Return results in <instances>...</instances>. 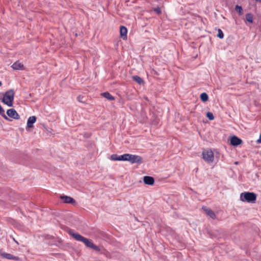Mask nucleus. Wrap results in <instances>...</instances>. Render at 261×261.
<instances>
[{
    "instance_id": "20e7f679",
    "label": "nucleus",
    "mask_w": 261,
    "mask_h": 261,
    "mask_svg": "<svg viewBox=\"0 0 261 261\" xmlns=\"http://www.w3.org/2000/svg\"><path fill=\"white\" fill-rule=\"evenodd\" d=\"M203 159L207 163L214 161V155L211 149L204 150L202 153Z\"/></svg>"
},
{
    "instance_id": "aec40b11",
    "label": "nucleus",
    "mask_w": 261,
    "mask_h": 261,
    "mask_svg": "<svg viewBox=\"0 0 261 261\" xmlns=\"http://www.w3.org/2000/svg\"><path fill=\"white\" fill-rule=\"evenodd\" d=\"M235 10L236 11H237L239 15H241L243 13V9L241 6H240L239 5H236L235 7Z\"/></svg>"
},
{
    "instance_id": "6e6552de",
    "label": "nucleus",
    "mask_w": 261,
    "mask_h": 261,
    "mask_svg": "<svg viewBox=\"0 0 261 261\" xmlns=\"http://www.w3.org/2000/svg\"><path fill=\"white\" fill-rule=\"evenodd\" d=\"M60 199L63 200L64 203L75 204V200L71 197L68 196L62 195L60 196Z\"/></svg>"
},
{
    "instance_id": "f3484780",
    "label": "nucleus",
    "mask_w": 261,
    "mask_h": 261,
    "mask_svg": "<svg viewBox=\"0 0 261 261\" xmlns=\"http://www.w3.org/2000/svg\"><path fill=\"white\" fill-rule=\"evenodd\" d=\"M132 79L134 81H135L138 84L141 85L143 83V80L140 76L137 75H135L132 77Z\"/></svg>"
},
{
    "instance_id": "dca6fc26",
    "label": "nucleus",
    "mask_w": 261,
    "mask_h": 261,
    "mask_svg": "<svg viewBox=\"0 0 261 261\" xmlns=\"http://www.w3.org/2000/svg\"><path fill=\"white\" fill-rule=\"evenodd\" d=\"M101 95L102 96L109 100H114L115 99L114 97L111 95L108 92L102 93Z\"/></svg>"
},
{
    "instance_id": "f257e3e1",
    "label": "nucleus",
    "mask_w": 261,
    "mask_h": 261,
    "mask_svg": "<svg viewBox=\"0 0 261 261\" xmlns=\"http://www.w3.org/2000/svg\"><path fill=\"white\" fill-rule=\"evenodd\" d=\"M68 232L75 240L82 242L87 247L92 249L97 252H100L101 253H104L105 249H101L99 246L94 244L91 240L83 237L79 233L74 232L73 230L70 229Z\"/></svg>"
},
{
    "instance_id": "5701e85b",
    "label": "nucleus",
    "mask_w": 261,
    "mask_h": 261,
    "mask_svg": "<svg viewBox=\"0 0 261 261\" xmlns=\"http://www.w3.org/2000/svg\"><path fill=\"white\" fill-rule=\"evenodd\" d=\"M153 11L158 14H161V8L159 7H158L156 8H155L153 9Z\"/></svg>"
},
{
    "instance_id": "bb28decb",
    "label": "nucleus",
    "mask_w": 261,
    "mask_h": 261,
    "mask_svg": "<svg viewBox=\"0 0 261 261\" xmlns=\"http://www.w3.org/2000/svg\"><path fill=\"white\" fill-rule=\"evenodd\" d=\"M2 85V83L1 82V81H0V86H1Z\"/></svg>"
},
{
    "instance_id": "423d86ee",
    "label": "nucleus",
    "mask_w": 261,
    "mask_h": 261,
    "mask_svg": "<svg viewBox=\"0 0 261 261\" xmlns=\"http://www.w3.org/2000/svg\"><path fill=\"white\" fill-rule=\"evenodd\" d=\"M128 153H125L123 155H118L116 154H113L111 156V159L113 161H127Z\"/></svg>"
},
{
    "instance_id": "2eb2a0df",
    "label": "nucleus",
    "mask_w": 261,
    "mask_h": 261,
    "mask_svg": "<svg viewBox=\"0 0 261 261\" xmlns=\"http://www.w3.org/2000/svg\"><path fill=\"white\" fill-rule=\"evenodd\" d=\"M2 256L8 259H13L15 260H18L19 259V257L17 256H15L9 253H3L2 254Z\"/></svg>"
},
{
    "instance_id": "393cba45",
    "label": "nucleus",
    "mask_w": 261,
    "mask_h": 261,
    "mask_svg": "<svg viewBox=\"0 0 261 261\" xmlns=\"http://www.w3.org/2000/svg\"><path fill=\"white\" fill-rule=\"evenodd\" d=\"M257 142L259 143H261V133L259 135V138L257 140Z\"/></svg>"
},
{
    "instance_id": "a211bd4d",
    "label": "nucleus",
    "mask_w": 261,
    "mask_h": 261,
    "mask_svg": "<svg viewBox=\"0 0 261 261\" xmlns=\"http://www.w3.org/2000/svg\"><path fill=\"white\" fill-rule=\"evenodd\" d=\"M200 99L203 102H206L208 99V95L206 93H202L200 94Z\"/></svg>"
},
{
    "instance_id": "7ed1b4c3",
    "label": "nucleus",
    "mask_w": 261,
    "mask_h": 261,
    "mask_svg": "<svg viewBox=\"0 0 261 261\" xmlns=\"http://www.w3.org/2000/svg\"><path fill=\"white\" fill-rule=\"evenodd\" d=\"M240 199L241 201H247L249 203H254L256 199V195L253 192H244L240 195Z\"/></svg>"
},
{
    "instance_id": "4468645a",
    "label": "nucleus",
    "mask_w": 261,
    "mask_h": 261,
    "mask_svg": "<svg viewBox=\"0 0 261 261\" xmlns=\"http://www.w3.org/2000/svg\"><path fill=\"white\" fill-rule=\"evenodd\" d=\"M11 67L14 70H23V69H24L23 65L19 62H15L12 65Z\"/></svg>"
},
{
    "instance_id": "f8f14e48",
    "label": "nucleus",
    "mask_w": 261,
    "mask_h": 261,
    "mask_svg": "<svg viewBox=\"0 0 261 261\" xmlns=\"http://www.w3.org/2000/svg\"><path fill=\"white\" fill-rule=\"evenodd\" d=\"M144 183L148 185H153L154 182L153 177L149 176H145L143 178Z\"/></svg>"
},
{
    "instance_id": "a878e982",
    "label": "nucleus",
    "mask_w": 261,
    "mask_h": 261,
    "mask_svg": "<svg viewBox=\"0 0 261 261\" xmlns=\"http://www.w3.org/2000/svg\"><path fill=\"white\" fill-rule=\"evenodd\" d=\"M13 240L17 244H18V242L16 240H15V239L14 238H13Z\"/></svg>"
},
{
    "instance_id": "412c9836",
    "label": "nucleus",
    "mask_w": 261,
    "mask_h": 261,
    "mask_svg": "<svg viewBox=\"0 0 261 261\" xmlns=\"http://www.w3.org/2000/svg\"><path fill=\"white\" fill-rule=\"evenodd\" d=\"M217 37L220 39H222L224 37V34L221 29H218Z\"/></svg>"
},
{
    "instance_id": "4be33fe9",
    "label": "nucleus",
    "mask_w": 261,
    "mask_h": 261,
    "mask_svg": "<svg viewBox=\"0 0 261 261\" xmlns=\"http://www.w3.org/2000/svg\"><path fill=\"white\" fill-rule=\"evenodd\" d=\"M206 117L210 120H213L214 119V116L213 113H212L211 112H207L206 113Z\"/></svg>"
},
{
    "instance_id": "b1692460",
    "label": "nucleus",
    "mask_w": 261,
    "mask_h": 261,
    "mask_svg": "<svg viewBox=\"0 0 261 261\" xmlns=\"http://www.w3.org/2000/svg\"><path fill=\"white\" fill-rule=\"evenodd\" d=\"M84 98V97L83 96H81V95H79L78 97H77V100L79 101V102H84V101L83 100V99Z\"/></svg>"
},
{
    "instance_id": "f03ea898",
    "label": "nucleus",
    "mask_w": 261,
    "mask_h": 261,
    "mask_svg": "<svg viewBox=\"0 0 261 261\" xmlns=\"http://www.w3.org/2000/svg\"><path fill=\"white\" fill-rule=\"evenodd\" d=\"M14 91L13 89H10L7 91L4 94L2 99V101L8 107H12L14 98Z\"/></svg>"
},
{
    "instance_id": "9b49d317",
    "label": "nucleus",
    "mask_w": 261,
    "mask_h": 261,
    "mask_svg": "<svg viewBox=\"0 0 261 261\" xmlns=\"http://www.w3.org/2000/svg\"><path fill=\"white\" fill-rule=\"evenodd\" d=\"M127 29L124 26H121L120 28V34L123 40L127 39Z\"/></svg>"
},
{
    "instance_id": "cd10ccee",
    "label": "nucleus",
    "mask_w": 261,
    "mask_h": 261,
    "mask_svg": "<svg viewBox=\"0 0 261 261\" xmlns=\"http://www.w3.org/2000/svg\"><path fill=\"white\" fill-rule=\"evenodd\" d=\"M256 1L261 2V0H255Z\"/></svg>"
},
{
    "instance_id": "9d476101",
    "label": "nucleus",
    "mask_w": 261,
    "mask_h": 261,
    "mask_svg": "<svg viewBox=\"0 0 261 261\" xmlns=\"http://www.w3.org/2000/svg\"><path fill=\"white\" fill-rule=\"evenodd\" d=\"M202 209L204 211L207 215L210 217L212 219H215L216 218L215 214L212 210L206 207V206H203Z\"/></svg>"
},
{
    "instance_id": "ddd939ff",
    "label": "nucleus",
    "mask_w": 261,
    "mask_h": 261,
    "mask_svg": "<svg viewBox=\"0 0 261 261\" xmlns=\"http://www.w3.org/2000/svg\"><path fill=\"white\" fill-rule=\"evenodd\" d=\"M36 117L34 116L30 117L27 121V126L29 128H31L33 127V124L36 121Z\"/></svg>"
},
{
    "instance_id": "6ab92c4d",
    "label": "nucleus",
    "mask_w": 261,
    "mask_h": 261,
    "mask_svg": "<svg viewBox=\"0 0 261 261\" xmlns=\"http://www.w3.org/2000/svg\"><path fill=\"white\" fill-rule=\"evenodd\" d=\"M246 19L248 22L252 23L253 22V15L251 13H247L246 15Z\"/></svg>"
},
{
    "instance_id": "0eeeda50",
    "label": "nucleus",
    "mask_w": 261,
    "mask_h": 261,
    "mask_svg": "<svg viewBox=\"0 0 261 261\" xmlns=\"http://www.w3.org/2000/svg\"><path fill=\"white\" fill-rule=\"evenodd\" d=\"M7 114L9 117L14 119L18 120L20 119V116L14 109L8 110L7 111Z\"/></svg>"
},
{
    "instance_id": "39448f33",
    "label": "nucleus",
    "mask_w": 261,
    "mask_h": 261,
    "mask_svg": "<svg viewBox=\"0 0 261 261\" xmlns=\"http://www.w3.org/2000/svg\"><path fill=\"white\" fill-rule=\"evenodd\" d=\"M127 161L129 162L131 164H141L143 163V158L138 155L131 154L128 153Z\"/></svg>"
},
{
    "instance_id": "1a4fd4ad",
    "label": "nucleus",
    "mask_w": 261,
    "mask_h": 261,
    "mask_svg": "<svg viewBox=\"0 0 261 261\" xmlns=\"http://www.w3.org/2000/svg\"><path fill=\"white\" fill-rule=\"evenodd\" d=\"M242 142L243 141L241 139L235 136H233L230 139V144L233 146H237L240 145Z\"/></svg>"
}]
</instances>
